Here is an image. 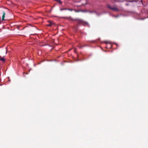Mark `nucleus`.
Returning a JSON list of instances; mask_svg holds the SVG:
<instances>
[{"label": "nucleus", "mask_w": 148, "mask_h": 148, "mask_svg": "<svg viewBox=\"0 0 148 148\" xmlns=\"http://www.w3.org/2000/svg\"><path fill=\"white\" fill-rule=\"evenodd\" d=\"M75 20H76L77 21V24L78 25L80 24L83 25L84 23H85L86 24H87V23L84 22V21L82 20L79 18H77L75 19Z\"/></svg>", "instance_id": "1"}, {"label": "nucleus", "mask_w": 148, "mask_h": 148, "mask_svg": "<svg viewBox=\"0 0 148 148\" xmlns=\"http://www.w3.org/2000/svg\"><path fill=\"white\" fill-rule=\"evenodd\" d=\"M107 7L109 9L115 11H118L119 10V9L116 6L112 7L109 4L107 5Z\"/></svg>", "instance_id": "2"}, {"label": "nucleus", "mask_w": 148, "mask_h": 148, "mask_svg": "<svg viewBox=\"0 0 148 148\" xmlns=\"http://www.w3.org/2000/svg\"><path fill=\"white\" fill-rule=\"evenodd\" d=\"M5 12H3L2 13L3 15L2 16V21L4 20V18L5 15Z\"/></svg>", "instance_id": "3"}, {"label": "nucleus", "mask_w": 148, "mask_h": 148, "mask_svg": "<svg viewBox=\"0 0 148 148\" xmlns=\"http://www.w3.org/2000/svg\"><path fill=\"white\" fill-rule=\"evenodd\" d=\"M68 10L69 11H72V9H69V8H63L61 9L60 10L61 11H62V10Z\"/></svg>", "instance_id": "4"}, {"label": "nucleus", "mask_w": 148, "mask_h": 148, "mask_svg": "<svg viewBox=\"0 0 148 148\" xmlns=\"http://www.w3.org/2000/svg\"><path fill=\"white\" fill-rule=\"evenodd\" d=\"M0 60L1 61H3V62H5V59L3 57V58L1 57L0 59Z\"/></svg>", "instance_id": "5"}, {"label": "nucleus", "mask_w": 148, "mask_h": 148, "mask_svg": "<svg viewBox=\"0 0 148 148\" xmlns=\"http://www.w3.org/2000/svg\"><path fill=\"white\" fill-rule=\"evenodd\" d=\"M82 1H84L85 2V3H82V5H85L86 4V1L85 0H82Z\"/></svg>", "instance_id": "6"}, {"label": "nucleus", "mask_w": 148, "mask_h": 148, "mask_svg": "<svg viewBox=\"0 0 148 148\" xmlns=\"http://www.w3.org/2000/svg\"><path fill=\"white\" fill-rule=\"evenodd\" d=\"M58 3L60 4L62 3V2L60 0H55Z\"/></svg>", "instance_id": "7"}, {"label": "nucleus", "mask_w": 148, "mask_h": 148, "mask_svg": "<svg viewBox=\"0 0 148 148\" xmlns=\"http://www.w3.org/2000/svg\"><path fill=\"white\" fill-rule=\"evenodd\" d=\"M52 25V23L51 22H50L49 23V24L47 25L48 26L50 27Z\"/></svg>", "instance_id": "8"}, {"label": "nucleus", "mask_w": 148, "mask_h": 148, "mask_svg": "<svg viewBox=\"0 0 148 148\" xmlns=\"http://www.w3.org/2000/svg\"><path fill=\"white\" fill-rule=\"evenodd\" d=\"M74 51L75 53H76L77 52V49H75Z\"/></svg>", "instance_id": "9"}, {"label": "nucleus", "mask_w": 148, "mask_h": 148, "mask_svg": "<svg viewBox=\"0 0 148 148\" xmlns=\"http://www.w3.org/2000/svg\"><path fill=\"white\" fill-rule=\"evenodd\" d=\"M82 47V46H79V47L80 48H81Z\"/></svg>", "instance_id": "10"}]
</instances>
